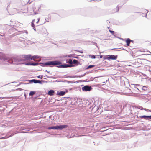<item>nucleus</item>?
Segmentation results:
<instances>
[{
    "label": "nucleus",
    "mask_w": 151,
    "mask_h": 151,
    "mask_svg": "<svg viewBox=\"0 0 151 151\" xmlns=\"http://www.w3.org/2000/svg\"><path fill=\"white\" fill-rule=\"evenodd\" d=\"M61 64V62L59 61H48L44 63L45 65H48L50 67H52V65H60Z\"/></svg>",
    "instance_id": "f257e3e1"
},
{
    "label": "nucleus",
    "mask_w": 151,
    "mask_h": 151,
    "mask_svg": "<svg viewBox=\"0 0 151 151\" xmlns=\"http://www.w3.org/2000/svg\"><path fill=\"white\" fill-rule=\"evenodd\" d=\"M22 58L20 60L23 61H25L26 60H29V59L32 60V56L30 55H24L22 56Z\"/></svg>",
    "instance_id": "f03ea898"
},
{
    "label": "nucleus",
    "mask_w": 151,
    "mask_h": 151,
    "mask_svg": "<svg viewBox=\"0 0 151 151\" xmlns=\"http://www.w3.org/2000/svg\"><path fill=\"white\" fill-rule=\"evenodd\" d=\"M82 89L83 91H90L92 88L90 86L86 85L82 87Z\"/></svg>",
    "instance_id": "7ed1b4c3"
},
{
    "label": "nucleus",
    "mask_w": 151,
    "mask_h": 151,
    "mask_svg": "<svg viewBox=\"0 0 151 151\" xmlns=\"http://www.w3.org/2000/svg\"><path fill=\"white\" fill-rule=\"evenodd\" d=\"M117 55H108L107 56L106 59L109 60H116L117 59Z\"/></svg>",
    "instance_id": "20e7f679"
},
{
    "label": "nucleus",
    "mask_w": 151,
    "mask_h": 151,
    "mask_svg": "<svg viewBox=\"0 0 151 151\" xmlns=\"http://www.w3.org/2000/svg\"><path fill=\"white\" fill-rule=\"evenodd\" d=\"M31 7L33 9V13H32V12H30V13H32V15H33L35 14H36V13H35V4H32V6ZM31 8V7H30L29 8H28V11L29 12L30 11V9Z\"/></svg>",
    "instance_id": "39448f33"
},
{
    "label": "nucleus",
    "mask_w": 151,
    "mask_h": 151,
    "mask_svg": "<svg viewBox=\"0 0 151 151\" xmlns=\"http://www.w3.org/2000/svg\"><path fill=\"white\" fill-rule=\"evenodd\" d=\"M29 83H32L33 82L34 83H41V82L40 80L32 79L29 80Z\"/></svg>",
    "instance_id": "423d86ee"
},
{
    "label": "nucleus",
    "mask_w": 151,
    "mask_h": 151,
    "mask_svg": "<svg viewBox=\"0 0 151 151\" xmlns=\"http://www.w3.org/2000/svg\"><path fill=\"white\" fill-rule=\"evenodd\" d=\"M67 125H60L59 126H57V129H62L63 128H65L67 127Z\"/></svg>",
    "instance_id": "0eeeda50"
},
{
    "label": "nucleus",
    "mask_w": 151,
    "mask_h": 151,
    "mask_svg": "<svg viewBox=\"0 0 151 151\" xmlns=\"http://www.w3.org/2000/svg\"><path fill=\"white\" fill-rule=\"evenodd\" d=\"M125 42L126 43L127 45V46H129V44L131 42V40L129 38H128L126 40Z\"/></svg>",
    "instance_id": "6e6552de"
},
{
    "label": "nucleus",
    "mask_w": 151,
    "mask_h": 151,
    "mask_svg": "<svg viewBox=\"0 0 151 151\" xmlns=\"http://www.w3.org/2000/svg\"><path fill=\"white\" fill-rule=\"evenodd\" d=\"M39 56L37 55H34L33 56H32V60H33L34 61H35L36 59L39 58Z\"/></svg>",
    "instance_id": "1a4fd4ad"
},
{
    "label": "nucleus",
    "mask_w": 151,
    "mask_h": 151,
    "mask_svg": "<svg viewBox=\"0 0 151 151\" xmlns=\"http://www.w3.org/2000/svg\"><path fill=\"white\" fill-rule=\"evenodd\" d=\"M54 93L55 91L53 90H50L48 91V94L49 95L52 96L54 95Z\"/></svg>",
    "instance_id": "9d476101"
},
{
    "label": "nucleus",
    "mask_w": 151,
    "mask_h": 151,
    "mask_svg": "<svg viewBox=\"0 0 151 151\" xmlns=\"http://www.w3.org/2000/svg\"><path fill=\"white\" fill-rule=\"evenodd\" d=\"M35 19L33 20L31 23V26L33 27V29L35 31H36L35 28V26L34 25V23H35Z\"/></svg>",
    "instance_id": "9b49d317"
},
{
    "label": "nucleus",
    "mask_w": 151,
    "mask_h": 151,
    "mask_svg": "<svg viewBox=\"0 0 151 151\" xmlns=\"http://www.w3.org/2000/svg\"><path fill=\"white\" fill-rule=\"evenodd\" d=\"M57 67L58 68H67L70 67V66L69 65H67L65 64V65H58Z\"/></svg>",
    "instance_id": "f8f14e48"
},
{
    "label": "nucleus",
    "mask_w": 151,
    "mask_h": 151,
    "mask_svg": "<svg viewBox=\"0 0 151 151\" xmlns=\"http://www.w3.org/2000/svg\"><path fill=\"white\" fill-rule=\"evenodd\" d=\"M65 93V92L63 91H61L58 93V95H59V96H60L64 95Z\"/></svg>",
    "instance_id": "ddd939ff"
},
{
    "label": "nucleus",
    "mask_w": 151,
    "mask_h": 151,
    "mask_svg": "<svg viewBox=\"0 0 151 151\" xmlns=\"http://www.w3.org/2000/svg\"><path fill=\"white\" fill-rule=\"evenodd\" d=\"M139 118L141 119L144 118L145 119H147V116L144 115L140 116L139 117Z\"/></svg>",
    "instance_id": "4468645a"
},
{
    "label": "nucleus",
    "mask_w": 151,
    "mask_h": 151,
    "mask_svg": "<svg viewBox=\"0 0 151 151\" xmlns=\"http://www.w3.org/2000/svg\"><path fill=\"white\" fill-rule=\"evenodd\" d=\"M47 129H57V127L56 126H53V127H48Z\"/></svg>",
    "instance_id": "2eb2a0df"
},
{
    "label": "nucleus",
    "mask_w": 151,
    "mask_h": 151,
    "mask_svg": "<svg viewBox=\"0 0 151 151\" xmlns=\"http://www.w3.org/2000/svg\"><path fill=\"white\" fill-rule=\"evenodd\" d=\"M35 93L36 92L35 91H31L29 93V95L30 96H32L35 94Z\"/></svg>",
    "instance_id": "dca6fc26"
},
{
    "label": "nucleus",
    "mask_w": 151,
    "mask_h": 151,
    "mask_svg": "<svg viewBox=\"0 0 151 151\" xmlns=\"http://www.w3.org/2000/svg\"><path fill=\"white\" fill-rule=\"evenodd\" d=\"M35 19V23L37 24L38 22L39 21V20L40 19V18L39 17H38L37 19Z\"/></svg>",
    "instance_id": "f3484780"
},
{
    "label": "nucleus",
    "mask_w": 151,
    "mask_h": 151,
    "mask_svg": "<svg viewBox=\"0 0 151 151\" xmlns=\"http://www.w3.org/2000/svg\"><path fill=\"white\" fill-rule=\"evenodd\" d=\"M95 66L94 65H89L87 68V69H90Z\"/></svg>",
    "instance_id": "a211bd4d"
},
{
    "label": "nucleus",
    "mask_w": 151,
    "mask_h": 151,
    "mask_svg": "<svg viewBox=\"0 0 151 151\" xmlns=\"http://www.w3.org/2000/svg\"><path fill=\"white\" fill-rule=\"evenodd\" d=\"M67 63L70 64H73V61L71 59H69Z\"/></svg>",
    "instance_id": "6ab92c4d"
},
{
    "label": "nucleus",
    "mask_w": 151,
    "mask_h": 151,
    "mask_svg": "<svg viewBox=\"0 0 151 151\" xmlns=\"http://www.w3.org/2000/svg\"><path fill=\"white\" fill-rule=\"evenodd\" d=\"M78 62V61L76 60H73V64H76Z\"/></svg>",
    "instance_id": "aec40b11"
},
{
    "label": "nucleus",
    "mask_w": 151,
    "mask_h": 151,
    "mask_svg": "<svg viewBox=\"0 0 151 151\" xmlns=\"http://www.w3.org/2000/svg\"><path fill=\"white\" fill-rule=\"evenodd\" d=\"M43 32H42V34H46L47 33V32L46 30L45 29H43Z\"/></svg>",
    "instance_id": "412c9836"
},
{
    "label": "nucleus",
    "mask_w": 151,
    "mask_h": 151,
    "mask_svg": "<svg viewBox=\"0 0 151 151\" xmlns=\"http://www.w3.org/2000/svg\"><path fill=\"white\" fill-rule=\"evenodd\" d=\"M38 64V63H31V65L35 66Z\"/></svg>",
    "instance_id": "4be33fe9"
},
{
    "label": "nucleus",
    "mask_w": 151,
    "mask_h": 151,
    "mask_svg": "<svg viewBox=\"0 0 151 151\" xmlns=\"http://www.w3.org/2000/svg\"><path fill=\"white\" fill-rule=\"evenodd\" d=\"M148 88V86H143L142 88V90H144V91L146 90L147 89H144V88Z\"/></svg>",
    "instance_id": "5701e85b"
},
{
    "label": "nucleus",
    "mask_w": 151,
    "mask_h": 151,
    "mask_svg": "<svg viewBox=\"0 0 151 151\" xmlns=\"http://www.w3.org/2000/svg\"><path fill=\"white\" fill-rule=\"evenodd\" d=\"M144 110L146 111H149L151 112V110H149L146 108L144 109Z\"/></svg>",
    "instance_id": "b1692460"
},
{
    "label": "nucleus",
    "mask_w": 151,
    "mask_h": 151,
    "mask_svg": "<svg viewBox=\"0 0 151 151\" xmlns=\"http://www.w3.org/2000/svg\"><path fill=\"white\" fill-rule=\"evenodd\" d=\"M90 56L92 58L95 59L96 58L95 56L93 55H91Z\"/></svg>",
    "instance_id": "393cba45"
},
{
    "label": "nucleus",
    "mask_w": 151,
    "mask_h": 151,
    "mask_svg": "<svg viewBox=\"0 0 151 151\" xmlns=\"http://www.w3.org/2000/svg\"><path fill=\"white\" fill-rule=\"evenodd\" d=\"M109 31L112 34L114 35V31H111V30H109Z\"/></svg>",
    "instance_id": "a878e982"
},
{
    "label": "nucleus",
    "mask_w": 151,
    "mask_h": 151,
    "mask_svg": "<svg viewBox=\"0 0 151 151\" xmlns=\"http://www.w3.org/2000/svg\"><path fill=\"white\" fill-rule=\"evenodd\" d=\"M26 65H31V63H27L25 64Z\"/></svg>",
    "instance_id": "bb28decb"
},
{
    "label": "nucleus",
    "mask_w": 151,
    "mask_h": 151,
    "mask_svg": "<svg viewBox=\"0 0 151 151\" xmlns=\"http://www.w3.org/2000/svg\"><path fill=\"white\" fill-rule=\"evenodd\" d=\"M147 119H151V115L147 116Z\"/></svg>",
    "instance_id": "cd10ccee"
},
{
    "label": "nucleus",
    "mask_w": 151,
    "mask_h": 151,
    "mask_svg": "<svg viewBox=\"0 0 151 151\" xmlns=\"http://www.w3.org/2000/svg\"><path fill=\"white\" fill-rule=\"evenodd\" d=\"M147 52L149 53V54H148V55H151V52L149 51H148Z\"/></svg>",
    "instance_id": "c85d7f7f"
},
{
    "label": "nucleus",
    "mask_w": 151,
    "mask_h": 151,
    "mask_svg": "<svg viewBox=\"0 0 151 151\" xmlns=\"http://www.w3.org/2000/svg\"><path fill=\"white\" fill-rule=\"evenodd\" d=\"M22 90V89L20 88H18V89H16V90Z\"/></svg>",
    "instance_id": "c756f323"
},
{
    "label": "nucleus",
    "mask_w": 151,
    "mask_h": 151,
    "mask_svg": "<svg viewBox=\"0 0 151 151\" xmlns=\"http://www.w3.org/2000/svg\"><path fill=\"white\" fill-rule=\"evenodd\" d=\"M100 58H102V55H101L100 56Z\"/></svg>",
    "instance_id": "7c9ffc66"
},
{
    "label": "nucleus",
    "mask_w": 151,
    "mask_h": 151,
    "mask_svg": "<svg viewBox=\"0 0 151 151\" xmlns=\"http://www.w3.org/2000/svg\"><path fill=\"white\" fill-rule=\"evenodd\" d=\"M147 16V14H146H146L144 15V16H145V17H146Z\"/></svg>",
    "instance_id": "2f4dec72"
},
{
    "label": "nucleus",
    "mask_w": 151,
    "mask_h": 151,
    "mask_svg": "<svg viewBox=\"0 0 151 151\" xmlns=\"http://www.w3.org/2000/svg\"><path fill=\"white\" fill-rule=\"evenodd\" d=\"M136 85L137 86H139V84H136V85Z\"/></svg>",
    "instance_id": "473e14b6"
},
{
    "label": "nucleus",
    "mask_w": 151,
    "mask_h": 151,
    "mask_svg": "<svg viewBox=\"0 0 151 151\" xmlns=\"http://www.w3.org/2000/svg\"><path fill=\"white\" fill-rule=\"evenodd\" d=\"M145 12H147H147H148V11L147 10H145Z\"/></svg>",
    "instance_id": "72a5a7b5"
},
{
    "label": "nucleus",
    "mask_w": 151,
    "mask_h": 151,
    "mask_svg": "<svg viewBox=\"0 0 151 151\" xmlns=\"http://www.w3.org/2000/svg\"><path fill=\"white\" fill-rule=\"evenodd\" d=\"M11 98V97H6V98H9H9Z\"/></svg>",
    "instance_id": "f704fd0d"
},
{
    "label": "nucleus",
    "mask_w": 151,
    "mask_h": 151,
    "mask_svg": "<svg viewBox=\"0 0 151 151\" xmlns=\"http://www.w3.org/2000/svg\"><path fill=\"white\" fill-rule=\"evenodd\" d=\"M131 42H133V40H131Z\"/></svg>",
    "instance_id": "c9c22d12"
},
{
    "label": "nucleus",
    "mask_w": 151,
    "mask_h": 151,
    "mask_svg": "<svg viewBox=\"0 0 151 151\" xmlns=\"http://www.w3.org/2000/svg\"><path fill=\"white\" fill-rule=\"evenodd\" d=\"M38 78H40V76H38Z\"/></svg>",
    "instance_id": "e433bc0d"
},
{
    "label": "nucleus",
    "mask_w": 151,
    "mask_h": 151,
    "mask_svg": "<svg viewBox=\"0 0 151 151\" xmlns=\"http://www.w3.org/2000/svg\"><path fill=\"white\" fill-rule=\"evenodd\" d=\"M20 64V63H18L17 64Z\"/></svg>",
    "instance_id": "4c0bfd02"
}]
</instances>
